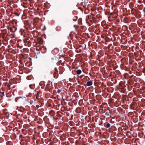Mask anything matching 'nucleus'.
Returning a JSON list of instances; mask_svg holds the SVG:
<instances>
[{
    "mask_svg": "<svg viewBox=\"0 0 145 145\" xmlns=\"http://www.w3.org/2000/svg\"><path fill=\"white\" fill-rule=\"evenodd\" d=\"M82 72L81 71L80 69L76 71V73L77 74H80Z\"/></svg>",
    "mask_w": 145,
    "mask_h": 145,
    "instance_id": "2",
    "label": "nucleus"
},
{
    "mask_svg": "<svg viewBox=\"0 0 145 145\" xmlns=\"http://www.w3.org/2000/svg\"><path fill=\"white\" fill-rule=\"evenodd\" d=\"M110 126V124L108 123H107L106 125V127L107 128L109 127Z\"/></svg>",
    "mask_w": 145,
    "mask_h": 145,
    "instance_id": "3",
    "label": "nucleus"
},
{
    "mask_svg": "<svg viewBox=\"0 0 145 145\" xmlns=\"http://www.w3.org/2000/svg\"><path fill=\"white\" fill-rule=\"evenodd\" d=\"M61 91V90L60 89H58L57 91V92L58 93H59Z\"/></svg>",
    "mask_w": 145,
    "mask_h": 145,
    "instance_id": "5",
    "label": "nucleus"
},
{
    "mask_svg": "<svg viewBox=\"0 0 145 145\" xmlns=\"http://www.w3.org/2000/svg\"><path fill=\"white\" fill-rule=\"evenodd\" d=\"M21 98V97H19L18 98H16V99H15V101H16V102H17V100L19 98Z\"/></svg>",
    "mask_w": 145,
    "mask_h": 145,
    "instance_id": "4",
    "label": "nucleus"
},
{
    "mask_svg": "<svg viewBox=\"0 0 145 145\" xmlns=\"http://www.w3.org/2000/svg\"><path fill=\"white\" fill-rule=\"evenodd\" d=\"M93 84V82L92 81H88L87 82L86 85L88 86H90L92 85Z\"/></svg>",
    "mask_w": 145,
    "mask_h": 145,
    "instance_id": "1",
    "label": "nucleus"
}]
</instances>
